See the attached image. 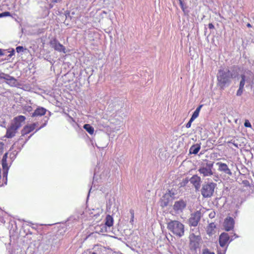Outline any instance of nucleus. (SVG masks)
<instances>
[{"label":"nucleus","mask_w":254,"mask_h":254,"mask_svg":"<svg viewBox=\"0 0 254 254\" xmlns=\"http://www.w3.org/2000/svg\"><path fill=\"white\" fill-rule=\"evenodd\" d=\"M26 120L24 116L20 115L14 118L12 123L6 129L5 137L11 138L15 136L17 130L22 126Z\"/></svg>","instance_id":"nucleus-1"},{"label":"nucleus","mask_w":254,"mask_h":254,"mask_svg":"<svg viewBox=\"0 0 254 254\" xmlns=\"http://www.w3.org/2000/svg\"><path fill=\"white\" fill-rule=\"evenodd\" d=\"M167 228L173 234L181 237L184 235L185 226L183 224L177 220H171L167 223Z\"/></svg>","instance_id":"nucleus-2"},{"label":"nucleus","mask_w":254,"mask_h":254,"mask_svg":"<svg viewBox=\"0 0 254 254\" xmlns=\"http://www.w3.org/2000/svg\"><path fill=\"white\" fill-rule=\"evenodd\" d=\"M232 77L233 75L229 69L226 71L224 69L219 70L217 76L218 85L223 89L226 85L230 82V79Z\"/></svg>","instance_id":"nucleus-3"},{"label":"nucleus","mask_w":254,"mask_h":254,"mask_svg":"<svg viewBox=\"0 0 254 254\" xmlns=\"http://www.w3.org/2000/svg\"><path fill=\"white\" fill-rule=\"evenodd\" d=\"M213 162H207L205 164H202L198 169V172L203 177L211 176L213 174L212 169Z\"/></svg>","instance_id":"nucleus-4"},{"label":"nucleus","mask_w":254,"mask_h":254,"mask_svg":"<svg viewBox=\"0 0 254 254\" xmlns=\"http://www.w3.org/2000/svg\"><path fill=\"white\" fill-rule=\"evenodd\" d=\"M216 184L214 183H210L203 185L201 189V194L204 197H211L214 192Z\"/></svg>","instance_id":"nucleus-5"},{"label":"nucleus","mask_w":254,"mask_h":254,"mask_svg":"<svg viewBox=\"0 0 254 254\" xmlns=\"http://www.w3.org/2000/svg\"><path fill=\"white\" fill-rule=\"evenodd\" d=\"M189 246L191 250H196L199 248L201 238L200 235H195L194 234H190L189 236Z\"/></svg>","instance_id":"nucleus-6"},{"label":"nucleus","mask_w":254,"mask_h":254,"mask_svg":"<svg viewBox=\"0 0 254 254\" xmlns=\"http://www.w3.org/2000/svg\"><path fill=\"white\" fill-rule=\"evenodd\" d=\"M201 217V213L200 211H196L192 213L189 219V223L190 226H196Z\"/></svg>","instance_id":"nucleus-7"},{"label":"nucleus","mask_w":254,"mask_h":254,"mask_svg":"<svg viewBox=\"0 0 254 254\" xmlns=\"http://www.w3.org/2000/svg\"><path fill=\"white\" fill-rule=\"evenodd\" d=\"M50 44L56 51L64 53L66 52L65 47L61 44L56 38H53L50 41Z\"/></svg>","instance_id":"nucleus-8"},{"label":"nucleus","mask_w":254,"mask_h":254,"mask_svg":"<svg viewBox=\"0 0 254 254\" xmlns=\"http://www.w3.org/2000/svg\"><path fill=\"white\" fill-rule=\"evenodd\" d=\"M230 242V236L228 233H222L219 236V242L221 247H224Z\"/></svg>","instance_id":"nucleus-9"},{"label":"nucleus","mask_w":254,"mask_h":254,"mask_svg":"<svg viewBox=\"0 0 254 254\" xmlns=\"http://www.w3.org/2000/svg\"><path fill=\"white\" fill-rule=\"evenodd\" d=\"M187 204L185 201L180 199L176 201L173 205V209L176 212L182 211L186 207Z\"/></svg>","instance_id":"nucleus-10"},{"label":"nucleus","mask_w":254,"mask_h":254,"mask_svg":"<svg viewBox=\"0 0 254 254\" xmlns=\"http://www.w3.org/2000/svg\"><path fill=\"white\" fill-rule=\"evenodd\" d=\"M234 226V220L232 217H229L226 218L224 222V226L226 231H230L233 229Z\"/></svg>","instance_id":"nucleus-11"},{"label":"nucleus","mask_w":254,"mask_h":254,"mask_svg":"<svg viewBox=\"0 0 254 254\" xmlns=\"http://www.w3.org/2000/svg\"><path fill=\"white\" fill-rule=\"evenodd\" d=\"M36 124L33 123L24 127L21 131L22 136H24L34 130L36 127Z\"/></svg>","instance_id":"nucleus-12"},{"label":"nucleus","mask_w":254,"mask_h":254,"mask_svg":"<svg viewBox=\"0 0 254 254\" xmlns=\"http://www.w3.org/2000/svg\"><path fill=\"white\" fill-rule=\"evenodd\" d=\"M190 183L194 186L196 190H198L200 186L201 178L197 175H193L190 179Z\"/></svg>","instance_id":"nucleus-13"},{"label":"nucleus","mask_w":254,"mask_h":254,"mask_svg":"<svg viewBox=\"0 0 254 254\" xmlns=\"http://www.w3.org/2000/svg\"><path fill=\"white\" fill-rule=\"evenodd\" d=\"M216 164L218 166V170L220 171L224 172L230 175H232V172L226 164L222 162H217Z\"/></svg>","instance_id":"nucleus-14"},{"label":"nucleus","mask_w":254,"mask_h":254,"mask_svg":"<svg viewBox=\"0 0 254 254\" xmlns=\"http://www.w3.org/2000/svg\"><path fill=\"white\" fill-rule=\"evenodd\" d=\"M46 112L47 110L45 108L41 107H39L32 113V117H36L44 116L46 114Z\"/></svg>","instance_id":"nucleus-15"},{"label":"nucleus","mask_w":254,"mask_h":254,"mask_svg":"<svg viewBox=\"0 0 254 254\" xmlns=\"http://www.w3.org/2000/svg\"><path fill=\"white\" fill-rule=\"evenodd\" d=\"M216 228V226L214 223H210L207 226L206 228V232L207 234L211 236L215 233V229Z\"/></svg>","instance_id":"nucleus-16"},{"label":"nucleus","mask_w":254,"mask_h":254,"mask_svg":"<svg viewBox=\"0 0 254 254\" xmlns=\"http://www.w3.org/2000/svg\"><path fill=\"white\" fill-rule=\"evenodd\" d=\"M5 80L6 81V83L11 86H15L16 84V79L9 75H8V77L6 78Z\"/></svg>","instance_id":"nucleus-17"},{"label":"nucleus","mask_w":254,"mask_h":254,"mask_svg":"<svg viewBox=\"0 0 254 254\" xmlns=\"http://www.w3.org/2000/svg\"><path fill=\"white\" fill-rule=\"evenodd\" d=\"M113 224V219L112 217L110 215H108L106 217V222H105V225L109 227L112 226Z\"/></svg>","instance_id":"nucleus-18"},{"label":"nucleus","mask_w":254,"mask_h":254,"mask_svg":"<svg viewBox=\"0 0 254 254\" xmlns=\"http://www.w3.org/2000/svg\"><path fill=\"white\" fill-rule=\"evenodd\" d=\"M83 128L90 134H93L94 132V128L89 124H85Z\"/></svg>","instance_id":"nucleus-19"},{"label":"nucleus","mask_w":254,"mask_h":254,"mask_svg":"<svg viewBox=\"0 0 254 254\" xmlns=\"http://www.w3.org/2000/svg\"><path fill=\"white\" fill-rule=\"evenodd\" d=\"M202 107V105H200L196 108V109L195 110L192 115L191 116V118L192 120H195L198 117L199 112Z\"/></svg>","instance_id":"nucleus-20"},{"label":"nucleus","mask_w":254,"mask_h":254,"mask_svg":"<svg viewBox=\"0 0 254 254\" xmlns=\"http://www.w3.org/2000/svg\"><path fill=\"white\" fill-rule=\"evenodd\" d=\"M200 149V147L199 145H193L190 148V153L196 154Z\"/></svg>","instance_id":"nucleus-21"},{"label":"nucleus","mask_w":254,"mask_h":254,"mask_svg":"<svg viewBox=\"0 0 254 254\" xmlns=\"http://www.w3.org/2000/svg\"><path fill=\"white\" fill-rule=\"evenodd\" d=\"M3 157H4V156ZM2 166L3 170H5V171L3 173V177H6L7 174V164H6L5 161L4 160V158H3L2 161Z\"/></svg>","instance_id":"nucleus-22"},{"label":"nucleus","mask_w":254,"mask_h":254,"mask_svg":"<svg viewBox=\"0 0 254 254\" xmlns=\"http://www.w3.org/2000/svg\"><path fill=\"white\" fill-rule=\"evenodd\" d=\"M169 204L168 198L166 199V196H164L161 201V205L162 207L166 206Z\"/></svg>","instance_id":"nucleus-23"},{"label":"nucleus","mask_w":254,"mask_h":254,"mask_svg":"<svg viewBox=\"0 0 254 254\" xmlns=\"http://www.w3.org/2000/svg\"><path fill=\"white\" fill-rule=\"evenodd\" d=\"M241 80L240 82L239 87L244 88L246 81V76L245 74H242L241 75Z\"/></svg>","instance_id":"nucleus-24"},{"label":"nucleus","mask_w":254,"mask_h":254,"mask_svg":"<svg viewBox=\"0 0 254 254\" xmlns=\"http://www.w3.org/2000/svg\"><path fill=\"white\" fill-rule=\"evenodd\" d=\"M23 110L24 111V113L26 112H30L32 111L33 109L31 106L29 105H25L23 107Z\"/></svg>","instance_id":"nucleus-25"},{"label":"nucleus","mask_w":254,"mask_h":254,"mask_svg":"<svg viewBox=\"0 0 254 254\" xmlns=\"http://www.w3.org/2000/svg\"><path fill=\"white\" fill-rule=\"evenodd\" d=\"M11 14L8 11H5L3 12H2L0 13V18H2L3 17H6V16H11Z\"/></svg>","instance_id":"nucleus-26"},{"label":"nucleus","mask_w":254,"mask_h":254,"mask_svg":"<svg viewBox=\"0 0 254 254\" xmlns=\"http://www.w3.org/2000/svg\"><path fill=\"white\" fill-rule=\"evenodd\" d=\"M244 90V88L239 87L238 90L237 91V93H236L237 96H241L243 93Z\"/></svg>","instance_id":"nucleus-27"},{"label":"nucleus","mask_w":254,"mask_h":254,"mask_svg":"<svg viewBox=\"0 0 254 254\" xmlns=\"http://www.w3.org/2000/svg\"><path fill=\"white\" fill-rule=\"evenodd\" d=\"M25 49L22 46H18L16 48V51L17 53L23 52Z\"/></svg>","instance_id":"nucleus-28"},{"label":"nucleus","mask_w":254,"mask_h":254,"mask_svg":"<svg viewBox=\"0 0 254 254\" xmlns=\"http://www.w3.org/2000/svg\"><path fill=\"white\" fill-rule=\"evenodd\" d=\"M7 77H8V74L3 72H0V79H3L5 80L6 78Z\"/></svg>","instance_id":"nucleus-29"},{"label":"nucleus","mask_w":254,"mask_h":254,"mask_svg":"<svg viewBox=\"0 0 254 254\" xmlns=\"http://www.w3.org/2000/svg\"><path fill=\"white\" fill-rule=\"evenodd\" d=\"M244 126L246 127H252V125L249 120H246L244 123Z\"/></svg>","instance_id":"nucleus-30"},{"label":"nucleus","mask_w":254,"mask_h":254,"mask_svg":"<svg viewBox=\"0 0 254 254\" xmlns=\"http://www.w3.org/2000/svg\"><path fill=\"white\" fill-rule=\"evenodd\" d=\"M129 212H130V213L131 216V220H130V222H133V221H134V210L133 209H130L129 210Z\"/></svg>","instance_id":"nucleus-31"},{"label":"nucleus","mask_w":254,"mask_h":254,"mask_svg":"<svg viewBox=\"0 0 254 254\" xmlns=\"http://www.w3.org/2000/svg\"><path fill=\"white\" fill-rule=\"evenodd\" d=\"M194 120H192L191 118H190V121L189 122L186 124V127L187 128H190L191 127V123L194 121Z\"/></svg>","instance_id":"nucleus-32"},{"label":"nucleus","mask_w":254,"mask_h":254,"mask_svg":"<svg viewBox=\"0 0 254 254\" xmlns=\"http://www.w3.org/2000/svg\"><path fill=\"white\" fill-rule=\"evenodd\" d=\"M203 254H215L213 252H211L209 251L207 249L205 250L203 252Z\"/></svg>","instance_id":"nucleus-33"},{"label":"nucleus","mask_w":254,"mask_h":254,"mask_svg":"<svg viewBox=\"0 0 254 254\" xmlns=\"http://www.w3.org/2000/svg\"><path fill=\"white\" fill-rule=\"evenodd\" d=\"M4 144L0 141V153H1L3 151Z\"/></svg>","instance_id":"nucleus-34"},{"label":"nucleus","mask_w":254,"mask_h":254,"mask_svg":"<svg viewBox=\"0 0 254 254\" xmlns=\"http://www.w3.org/2000/svg\"><path fill=\"white\" fill-rule=\"evenodd\" d=\"M179 0V2H180V5L181 7V8L182 9V10L183 11L185 10V7H184V3H183V2L182 0Z\"/></svg>","instance_id":"nucleus-35"},{"label":"nucleus","mask_w":254,"mask_h":254,"mask_svg":"<svg viewBox=\"0 0 254 254\" xmlns=\"http://www.w3.org/2000/svg\"><path fill=\"white\" fill-rule=\"evenodd\" d=\"M215 213L214 211L210 212L209 214V217L211 218H213L215 217Z\"/></svg>","instance_id":"nucleus-36"},{"label":"nucleus","mask_w":254,"mask_h":254,"mask_svg":"<svg viewBox=\"0 0 254 254\" xmlns=\"http://www.w3.org/2000/svg\"><path fill=\"white\" fill-rule=\"evenodd\" d=\"M208 26L210 29H213L214 28V26L213 24L211 23H209Z\"/></svg>","instance_id":"nucleus-37"},{"label":"nucleus","mask_w":254,"mask_h":254,"mask_svg":"<svg viewBox=\"0 0 254 254\" xmlns=\"http://www.w3.org/2000/svg\"><path fill=\"white\" fill-rule=\"evenodd\" d=\"M14 55V50H13L10 52V54L9 55V57H11V56H12Z\"/></svg>","instance_id":"nucleus-38"},{"label":"nucleus","mask_w":254,"mask_h":254,"mask_svg":"<svg viewBox=\"0 0 254 254\" xmlns=\"http://www.w3.org/2000/svg\"><path fill=\"white\" fill-rule=\"evenodd\" d=\"M62 0H53V2L54 3H57L61 1Z\"/></svg>","instance_id":"nucleus-39"},{"label":"nucleus","mask_w":254,"mask_h":254,"mask_svg":"<svg viewBox=\"0 0 254 254\" xmlns=\"http://www.w3.org/2000/svg\"><path fill=\"white\" fill-rule=\"evenodd\" d=\"M2 55H3V53L2 52V50L1 49H0V56H2Z\"/></svg>","instance_id":"nucleus-40"},{"label":"nucleus","mask_w":254,"mask_h":254,"mask_svg":"<svg viewBox=\"0 0 254 254\" xmlns=\"http://www.w3.org/2000/svg\"><path fill=\"white\" fill-rule=\"evenodd\" d=\"M247 27H252V26H251V24H250V23H248V24H247Z\"/></svg>","instance_id":"nucleus-41"},{"label":"nucleus","mask_w":254,"mask_h":254,"mask_svg":"<svg viewBox=\"0 0 254 254\" xmlns=\"http://www.w3.org/2000/svg\"><path fill=\"white\" fill-rule=\"evenodd\" d=\"M188 182H189V180H188V179H186L185 180V182L186 183H187Z\"/></svg>","instance_id":"nucleus-42"},{"label":"nucleus","mask_w":254,"mask_h":254,"mask_svg":"<svg viewBox=\"0 0 254 254\" xmlns=\"http://www.w3.org/2000/svg\"><path fill=\"white\" fill-rule=\"evenodd\" d=\"M91 254H96L95 253H94V252H93V253H92Z\"/></svg>","instance_id":"nucleus-43"},{"label":"nucleus","mask_w":254,"mask_h":254,"mask_svg":"<svg viewBox=\"0 0 254 254\" xmlns=\"http://www.w3.org/2000/svg\"><path fill=\"white\" fill-rule=\"evenodd\" d=\"M53 6L52 5H50V7L52 8Z\"/></svg>","instance_id":"nucleus-44"}]
</instances>
